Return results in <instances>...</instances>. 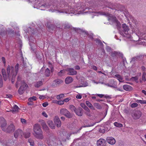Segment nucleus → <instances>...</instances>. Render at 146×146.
<instances>
[{"label": "nucleus", "mask_w": 146, "mask_h": 146, "mask_svg": "<svg viewBox=\"0 0 146 146\" xmlns=\"http://www.w3.org/2000/svg\"><path fill=\"white\" fill-rule=\"evenodd\" d=\"M68 4L64 1H61L60 3L57 0H46L44 5H42V6H44L45 8H51L52 9H50L49 11L54 12L56 11L57 9H60V7H64L66 6H67Z\"/></svg>", "instance_id": "obj_1"}, {"label": "nucleus", "mask_w": 146, "mask_h": 146, "mask_svg": "<svg viewBox=\"0 0 146 146\" xmlns=\"http://www.w3.org/2000/svg\"><path fill=\"white\" fill-rule=\"evenodd\" d=\"M19 64H17L15 67V71H14V67L13 66H8L7 70V75L8 78H10L12 76L11 78V82L13 83L14 82V79L19 71Z\"/></svg>", "instance_id": "obj_2"}, {"label": "nucleus", "mask_w": 146, "mask_h": 146, "mask_svg": "<svg viewBox=\"0 0 146 146\" xmlns=\"http://www.w3.org/2000/svg\"><path fill=\"white\" fill-rule=\"evenodd\" d=\"M33 131L35 133L34 135L36 138L41 139L43 138L42 131L38 124H36L33 127Z\"/></svg>", "instance_id": "obj_3"}, {"label": "nucleus", "mask_w": 146, "mask_h": 146, "mask_svg": "<svg viewBox=\"0 0 146 146\" xmlns=\"http://www.w3.org/2000/svg\"><path fill=\"white\" fill-rule=\"evenodd\" d=\"M59 113L61 115H64L68 118H71L73 116L72 114L67 109L64 108L61 109L60 110Z\"/></svg>", "instance_id": "obj_4"}, {"label": "nucleus", "mask_w": 146, "mask_h": 146, "mask_svg": "<svg viewBox=\"0 0 146 146\" xmlns=\"http://www.w3.org/2000/svg\"><path fill=\"white\" fill-rule=\"evenodd\" d=\"M77 10H74L73 9L71 8L70 7H68V9L66 8L65 9H62L57 10L59 13H66L70 14L74 13L76 12V11Z\"/></svg>", "instance_id": "obj_5"}, {"label": "nucleus", "mask_w": 146, "mask_h": 146, "mask_svg": "<svg viewBox=\"0 0 146 146\" xmlns=\"http://www.w3.org/2000/svg\"><path fill=\"white\" fill-rule=\"evenodd\" d=\"M131 115L134 119H138L141 116L142 113L140 110H134L132 111Z\"/></svg>", "instance_id": "obj_6"}, {"label": "nucleus", "mask_w": 146, "mask_h": 146, "mask_svg": "<svg viewBox=\"0 0 146 146\" xmlns=\"http://www.w3.org/2000/svg\"><path fill=\"white\" fill-rule=\"evenodd\" d=\"M47 143L48 145L51 146H59L61 144V141L55 138H53L51 140L48 141Z\"/></svg>", "instance_id": "obj_7"}, {"label": "nucleus", "mask_w": 146, "mask_h": 146, "mask_svg": "<svg viewBox=\"0 0 146 146\" xmlns=\"http://www.w3.org/2000/svg\"><path fill=\"white\" fill-rule=\"evenodd\" d=\"M101 14L108 17V20L114 23H115L116 21L117 20L115 17L112 16L110 14H109L108 13L102 12Z\"/></svg>", "instance_id": "obj_8"}, {"label": "nucleus", "mask_w": 146, "mask_h": 146, "mask_svg": "<svg viewBox=\"0 0 146 146\" xmlns=\"http://www.w3.org/2000/svg\"><path fill=\"white\" fill-rule=\"evenodd\" d=\"M21 86L20 87L18 90V92L20 95H21L23 94L24 91L26 89L27 87H28L27 85L24 81L21 82Z\"/></svg>", "instance_id": "obj_9"}, {"label": "nucleus", "mask_w": 146, "mask_h": 146, "mask_svg": "<svg viewBox=\"0 0 146 146\" xmlns=\"http://www.w3.org/2000/svg\"><path fill=\"white\" fill-rule=\"evenodd\" d=\"M15 129V127L13 124H11L9 125L7 128L6 129L5 128H3V130L7 133H10L13 132Z\"/></svg>", "instance_id": "obj_10"}, {"label": "nucleus", "mask_w": 146, "mask_h": 146, "mask_svg": "<svg viewBox=\"0 0 146 146\" xmlns=\"http://www.w3.org/2000/svg\"><path fill=\"white\" fill-rule=\"evenodd\" d=\"M122 28L123 29V32H121V34L123 36L127 37L128 34V27L125 24H122Z\"/></svg>", "instance_id": "obj_11"}, {"label": "nucleus", "mask_w": 146, "mask_h": 146, "mask_svg": "<svg viewBox=\"0 0 146 146\" xmlns=\"http://www.w3.org/2000/svg\"><path fill=\"white\" fill-rule=\"evenodd\" d=\"M23 131L20 129H18L14 133V136L15 138H17L19 137H21L23 135Z\"/></svg>", "instance_id": "obj_12"}, {"label": "nucleus", "mask_w": 146, "mask_h": 146, "mask_svg": "<svg viewBox=\"0 0 146 146\" xmlns=\"http://www.w3.org/2000/svg\"><path fill=\"white\" fill-rule=\"evenodd\" d=\"M65 70L68 72V74L70 75H76L77 74V72L73 68H67Z\"/></svg>", "instance_id": "obj_13"}, {"label": "nucleus", "mask_w": 146, "mask_h": 146, "mask_svg": "<svg viewBox=\"0 0 146 146\" xmlns=\"http://www.w3.org/2000/svg\"><path fill=\"white\" fill-rule=\"evenodd\" d=\"M63 82V81L60 79H57L55 80L52 83V86L53 87H56L57 86L62 84Z\"/></svg>", "instance_id": "obj_14"}, {"label": "nucleus", "mask_w": 146, "mask_h": 146, "mask_svg": "<svg viewBox=\"0 0 146 146\" xmlns=\"http://www.w3.org/2000/svg\"><path fill=\"white\" fill-rule=\"evenodd\" d=\"M6 125L7 123L4 118L3 117H0V126L2 130L3 128H4Z\"/></svg>", "instance_id": "obj_15"}, {"label": "nucleus", "mask_w": 146, "mask_h": 146, "mask_svg": "<svg viewBox=\"0 0 146 146\" xmlns=\"http://www.w3.org/2000/svg\"><path fill=\"white\" fill-rule=\"evenodd\" d=\"M54 122L57 127H60L61 126V122L58 116H55L54 118Z\"/></svg>", "instance_id": "obj_16"}, {"label": "nucleus", "mask_w": 146, "mask_h": 146, "mask_svg": "<svg viewBox=\"0 0 146 146\" xmlns=\"http://www.w3.org/2000/svg\"><path fill=\"white\" fill-rule=\"evenodd\" d=\"M97 146H105L106 140L104 139H100L97 141Z\"/></svg>", "instance_id": "obj_17"}, {"label": "nucleus", "mask_w": 146, "mask_h": 146, "mask_svg": "<svg viewBox=\"0 0 146 146\" xmlns=\"http://www.w3.org/2000/svg\"><path fill=\"white\" fill-rule=\"evenodd\" d=\"M106 141L108 143L111 145H113L115 143V139L113 137H107Z\"/></svg>", "instance_id": "obj_18"}, {"label": "nucleus", "mask_w": 146, "mask_h": 146, "mask_svg": "<svg viewBox=\"0 0 146 146\" xmlns=\"http://www.w3.org/2000/svg\"><path fill=\"white\" fill-rule=\"evenodd\" d=\"M39 122L40 123L43 128L46 131L48 129V127L46 125L45 121L42 120H40L39 121Z\"/></svg>", "instance_id": "obj_19"}, {"label": "nucleus", "mask_w": 146, "mask_h": 146, "mask_svg": "<svg viewBox=\"0 0 146 146\" xmlns=\"http://www.w3.org/2000/svg\"><path fill=\"white\" fill-rule=\"evenodd\" d=\"M82 109L80 107H79L76 109L75 111L76 114L79 116H82L83 114Z\"/></svg>", "instance_id": "obj_20"}, {"label": "nucleus", "mask_w": 146, "mask_h": 146, "mask_svg": "<svg viewBox=\"0 0 146 146\" xmlns=\"http://www.w3.org/2000/svg\"><path fill=\"white\" fill-rule=\"evenodd\" d=\"M114 83L115 82L114 81L111 80L110 82L107 84H106V85L111 87L116 88L117 86Z\"/></svg>", "instance_id": "obj_21"}, {"label": "nucleus", "mask_w": 146, "mask_h": 146, "mask_svg": "<svg viewBox=\"0 0 146 146\" xmlns=\"http://www.w3.org/2000/svg\"><path fill=\"white\" fill-rule=\"evenodd\" d=\"M19 109L18 107L16 105H15L10 111H11L12 113H14L17 112L19 111Z\"/></svg>", "instance_id": "obj_22"}, {"label": "nucleus", "mask_w": 146, "mask_h": 146, "mask_svg": "<svg viewBox=\"0 0 146 146\" xmlns=\"http://www.w3.org/2000/svg\"><path fill=\"white\" fill-rule=\"evenodd\" d=\"M14 143V141L13 140V136H11L8 139V142L6 144V146H9L11 144L13 143Z\"/></svg>", "instance_id": "obj_23"}, {"label": "nucleus", "mask_w": 146, "mask_h": 146, "mask_svg": "<svg viewBox=\"0 0 146 146\" xmlns=\"http://www.w3.org/2000/svg\"><path fill=\"white\" fill-rule=\"evenodd\" d=\"M110 4L111 5L108 6V7L112 9H118V5L112 3H110Z\"/></svg>", "instance_id": "obj_24"}, {"label": "nucleus", "mask_w": 146, "mask_h": 146, "mask_svg": "<svg viewBox=\"0 0 146 146\" xmlns=\"http://www.w3.org/2000/svg\"><path fill=\"white\" fill-rule=\"evenodd\" d=\"M73 80V79L71 77L68 76L65 79V82L66 84H69L72 82Z\"/></svg>", "instance_id": "obj_25"}, {"label": "nucleus", "mask_w": 146, "mask_h": 146, "mask_svg": "<svg viewBox=\"0 0 146 146\" xmlns=\"http://www.w3.org/2000/svg\"><path fill=\"white\" fill-rule=\"evenodd\" d=\"M42 81H39L35 83V87L39 88L42 86Z\"/></svg>", "instance_id": "obj_26"}, {"label": "nucleus", "mask_w": 146, "mask_h": 146, "mask_svg": "<svg viewBox=\"0 0 146 146\" xmlns=\"http://www.w3.org/2000/svg\"><path fill=\"white\" fill-rule=\"evenodd\" d=\"M51 72V70H50L49 68H47L45 70L44 75L46 77H49L50 75Z\"/></svg>", "instance_id": "obj_27"}, {"label": "nucleus", "mask_w": 146, "mask_h": 146, "mask_svg": "<svg viewBox=\"0 0 146 146\" xmlns=\"http://www.w3.org/2000/svg\"><path fill=\"white\" fill-rule=\"evenodd\" d=\"M2 74L4 80L6 81L7 80V76L6 74L5 70V69L3 68L1 70Z\"/></svg>", "instance_id": "obj_28"}, {"label": "nucleus", "mask_w": 146, "mask_h": 146, "mask_svg": "<svg viewBox=\"0 0 146 146\" xmlns=\"http://www.w3.org/2000/svg\"><path fill=\"white\" fill-rule=\"evenodd\" d=\"M49 126L52 129H54L55 126L54 124L53 123V122L51 121H49L47 122Z\"/></svg>", "instance_id": "obj_29"}, {"label": "nucleus", "mask_w": 146, "mask_h": 146, "mask_svg": "<svg viewBox=\"0 0 146 146\" xmlns=\"http://www.w3.org/2000/svg\"><path fill=\"white\" fill-rule=\"evenodd\" d=\"M80 106L84 108L85 110H86V111L90 112V110L88 109V108L84 104V103H81L80 104Z\"/></svg>", "instance_id": "obj_30"}, {"label": "nucleus", "mask_w": 146, "mask_h": 146, "mask_svg": "<svg viewBox=\"0 0 146 146\" xmlns=\"http://www.w3.org/2000/svg\"><path fill=\"white\" fill-rule=\"evenodd\" d=\"M21 78L19 76H18L17 77V81L16 83L15 86L17 88H18L19 87V83H21L20 82L21 81Z\"/></svg>", "instance_id": "obj_31"}, {"label": "nucleus", "mask_w": 146, "mask_h": 146, "mask_svg": "<svg viewBox=\"0 0 146 146\" xmlns=\"http://www.w3.org/2000/svg\"><path fill=\"white\" fill-rule=\"evenodd\" d=\"M114 77L117 78L120 82H122L123 80L122 77L119 74H116L114 76Z\"/></svg>", "instance_id": "obj_32"}, {"label": "nucleus", "mask_w": 146, "mask_h": 146, "mask_svg": "<svg viewBox=\"0 0 146 146\" xmlns=\"http://www.w3.org/2000/svg\"><path fill=\"white\" fill-rule=\"evenodd\" d=\"M86 104L90 109L92 110H94V108L89 102L88 101H86Z\"/></svg>", "instance_id": "obj_33"}, {"label": "nucleus", "mask_w": 146, "mask_h": 146, "mask_svg": "<svg viewBox=\"0 0 146 146\" xmlns=\"http://www.w3.org/2000/svg\"><path fill=\"white\" fill-rule=\"evenodd\" d=\"M65 71L64 70H61L58 73V76H63L65 73Z\"/></svg>", "instance_id": "obj_34"}, {"label": "nucleus", "mask_w": 146, "mask_h": 146, "mask_svg": "<svg viewBox=\"0 0 146 146\" xmlns=\"http://www.w3.org/2000/svg\"><path fill=\"white\" fill-rule=\"evenodd\" d=\"M48 67L50 69V70L51 72H53L54 70L53 65L50 62H48Z\"/></svg>", "instance_id": "obj_35"}, {"label": "nucleus", "mask_w": 146, "mask_h": 146, "mask_svg": "<svg viewBox=\"0 0 146 146\" xmlns=\"http://www.w3.org/2000/svg\"><path fill=\"white\" fill-rule=\"evenodd\" d=\"M69 108L72 111H73L74 112L76 109L75 106L73 105H70Z\"/></svg>", "instance_id": "obj_36"}, {"label": "nucleus", "mask_w": 146, "mask_h": 146, "mask_svg": "<svg viewBox=\"0 0 146 146\" xmlns=\"http://www.w3.org/2000/svg\"><path fill=\"white\" fill-rule=\"evenodd\" d=\"M115 23L116 24V26L117 27V29L119 30H120L121 27V25L120 23L118 20H117L116 21Z\"/></svg>", "instance_id": "obj_37"}, {"label": "nucleus", "mask_w": 146, "mask_h": 146, "mask_svg": "<svg viewBox=\"0 0 146 146\" xmlns=\"http://www.w3.org/2000/svg\"><path fill=\"white\" fill-rule=\"evenodd\" d=\"M88 86V83L87 82H85L82 84V85L79 86H76L75 87V88H80L81 87H85Z\"/></svg>", "instance_id": "obj_38"}, {"label": "nucleus", "mask_w": 146, "mask_h": 146, "mask_svg": "<svg viewBox=\"0 0 146 146\" xmlns=\"http://www.w3.org/2000/svg\"><path fill=\"white\" fill-rule=\"evenodd\" d=\"M114 125L117 127H123V125L121 124L118 123L117 122H115L114 123Z\"/></svg>", "instance_id": "obj_39"}, {"label": "nucleus", "mask_w": 146, "mask_h": 146, "mask_svg": "<svg viewBox=\"0 0 146 146\" xmlns=\"http://www.w3.org/2000/svg\"><path fill=\"white\" fill-rule=\"evenodd\" d=\"M136 102L138 103H140L141 104H146V100H137Z\"/></svg>", "instance_id": "obj_40"}, {"label": "nucleus", "mask_w": 146, "mask_h": 146, "mask_svg": "<svg viewBox=\"0 0 146 146\" xmlns=\"http://www.w3.org/2000/svg\"><path fill=\"white\" fill-rule=\"evenodd\" d=\"M139 78L137 76L133 77L131 78L130 80L132 81H135L137 82H138V80Z\"/></svg>", "instance_id": "obj_41"}, {"label": "nucleus", "mask_w": 146, "mask_h": 146, "mask_svg": "<svg viewBox=\"0 0 146 146\" xmlns=\"http://www.w3.org/2000/svg\"><path fill=\"white\" fill-rule=\"evenodd\" d=\"M36 97L33 96L29 98L28 99V101L29 102H33L36 100Z\"/></svg>", "instance_id": "obj_42"}, {"label": "nucleus", "mask_w": 146, "mask_h": 146, "mask_svg": "<svg viewBox=\"0 0 146 146\" xmlns=\"http://www.w3.org/2000/svg\"><path fill=\"white\" fill-rule=\"evenodd\" d=\"M64 96V94H60L57 96L56 98L58 100H60Z\"/></svg>", "instance_id": "obj_43"}, {"label": "nucleus", "mask_w": 146, "mask_h": 146, "mask_svg": "<svg viewBox=\"0 0 146 146\" xmlns=\"http://www.w3.org/2000/svg\"><path fill=\"white\" fill-rule=\"evenodd\" d=\"M94 106L96 108L98 109H100L101 108V106L98 103H95L94 104Z\"/></svg>", "instance_id": "obj_44"}, {"label": "nucleus", "mask_w": 146, "mask_h": 146, "mask_svg": "<svg viewBox=\"0 0 146 146\" xmlns=\"http://www.w3.org/2000/svg\"><path fill=\"white\" fill-rule=\"evenodd\" d=\"M24 135L26 138H28L30 136V133L29 132L25 133L24 134Z\"/></svg>", "instance_id": "obj_45"}, {"label": "nucleus", "mask_w": 146, "mask_h": 146, "mask_svg": "<svg viewBox=\"0 0 146 146\" xmlns=\"http://www.w3.org/2000/svg\"><path fill=\"white\" fill-rule=\"evenodd\" d=\"M141 121L142 122V124H144L146 122V117H143L141 119Z\"/></svg>", "instance_id": "obj_46"}, {"label": "nucleus", "mask_w": 146, "mask_h": 146, "mask_svg": "<svg viewBox=\"0 0 146 146\" xmlns=\"http://www.w3.org/2000/svg\"><path fill=\"white\" fill-rule=\"evenodd\" d=\"M117 52L114 51L111 53V55L113 57H114L116 55H117Z\"/></svg>", "instance_id": "obj_47"}, {"label": "nucleus", "mask_w": 146, "mask_h": 146, "mask_svg": "<svg viewBox=\"0 0 146 146\" xmlns=\"http://www.w3.org/2000/svg\"><path fill=\"white\" fill-rule=\"evenodd\" d=\"M142 79L144 82L146 80V73L144 72L143 74Z\"/></svg>", "instance_id": "obj_48"}, {"label": "nucleus", "mask_w": 146, "mask_h": 146, "mask_svg": "<svg viewBox=\"0 0 146 146\" xmlns=\"http://www.w3.org/2000/svg\"><path fill=\"white\" fill-rule=\"evenodd\" d=\"M3 85V82L2 79V76L1 74H0V88L2 87Z\"/></svg>", "instance_id": "obj_49"}, {"label": "nucleus", "mask_w": 146, "mask_h": 146, "mask_svg": "<svg viewBox=\"0 0 146 146\" xmlns=\"http://www.w3.org/2000/svg\"><path fill=\"white\" fill-rule=\"evenodd\" d=\"M138 105V104L137 103H134L131 105V106L132 108H133L137 107Z\"/></svg>", "instance_id": "obj_50"}, {"label": "nucleus", "mask_w": 146, "mask_h": 146, "mask_svg": "<svg viewBox=\"0 0 146 146\" xmlns=\"http://www.w3.org/2000/svg\"><path fill=\"white\" fill-rule=\"evenodd\" d=\"M57 104L60 105H62L64 104V101L62 100L58 101L57 102Z\"/></svg>", "instance_id": "obj_51"}, {"label": "nucleus", "mask_w": 146, "mask_h": 146, "mask_svg": "<svg viewBox=\"0 0 146 146\" xmlns=\"http://www.w3.org/2000/svg\"><path fill=\"white\" fill-rule=\"evenodd\" d=\"M1 59L3 63L4 64L5 66V65L6 61L5 58L4 57H2L1 58Z\"/></svg>", "instance_id": "obj_52"}, {"label": "nucleus", "mask_w": 146, "mask_h": 146, "mask_svg": "<svg viewBox=\"0 0 146 146\" xmlns=\"http://www.w3.org/2000/svg\"><path fill=\"white\" fill-rule=\"evenodd\" d=\"M123 87L124 90H126V91H128V85H125L123 86Z\"/></svg>", "instance_id": "obj_53"}, {"label": "nucleus", "mask_w": 146, "mask_h": 146, "mask_svg": "<svg viewBox=\"0 0 146 146\" xmlns=\"http://www.w3.org/2000/svg\"><path fill=\"white\" fill-rule=\"evenodd\" d=\"M82 97V96L81 94H77L76 96V98L78 99H81Z\"/></svg>", "instance_id": "obj_54"}, {"label": "nucleus", "mask_w": 146, "mask_h": 146, "mask_svg": "<svg viewBox=\"0 0 146 146\" xmlns=\"http://www.w3.org/2000/svg\"><path fill=\"white\" fill-rule=\"evenodd\" d=\"M42 115L46 117H48V115L45 111H43L42 113Z\"/></svg>", "instance_id": "obj_55"}, {"label": "nucleus", "mask_w": 146, "mask_h": 146, "mask_svg": "<svg viewBox=\"0 0 146 146\" xmlns=\"http://www.w3.org/2000/svg\"><path fill=\"white\" fill-rule=\"evenodd\" d=\"M38 146H46L44 145L42 142H39L38 143Z\"/></svg>", "instance_id": "obj_56"}, {"label": "nucleus", "mask_w": 146, "mask_h": 146, "mask_svg": "<svg viewBox=\"0 0 146 146\" xmlns=\"http://www.w3.org/2000/svg\"><path fill=\"white\" fill-rule=\"evenodd\" d=\"M96 43H98L99 44L101 45L102 44V42L100 40L97 39L96 40Z\"/></svg>", "instance_id": "obj_57"}, {"label": "nucleus", "mask_w": 146, "mask_h": 146, "mask_svg": "<svg viewBox=\"0 0 146 146\" xmlns=\"http://www.w3.org/2000/svg\"><path fill=\"white\" fill-rule=\"evenodd\" d=\"M48 105V104L47 102H45L42 104V106L44 107H45Z\"/></svg>", "instance_id": "obj_58"}, {"label": "nucleus", "mask_w": 146, "mask_h": 146, "mask_svg": "<svg viewBox=\"0 0 146 146\" xmlns=\"http://www.w3.org/2000/svg\"><path fill=\"white\" fill-rule=\"evenodd\" d=\"M29 143H30V144L31 146H34V143L33 141H31V140H29Z\"/></svg>", "instance_id": "obj_59"}, {"label": "nucleus", "mask_w": 146, "mask_h": 146, "mask_svg": "<svg viewBox=\"0 0 146 146\" xmlns=\"http://www.w3.org/2000/svg\"><path fill=\"white\" fill-rule=\"evenodd\" d=\"M75 69L76 70H79L80 69V67L78 65H76L74 67Z\"/></svg>", "instance_id": "obj_60"}, {"label": "nucleus", "mask_w": 146, "mask_h": 146, "mask_svg": "<svg viewBox=\"0 0 146 146\" xmlns=\"http://www.w3.org/2000/svg\"><path fill=\"white\" fill-rule=\"evenodd\" d=\"M21 120L23 123H25L26 122V120L24 119H21Z\"/></svg>", "instance_id": "obj_61"}, {"label": "nucleus", "mask_w": 146, "mask_h": 146, "mask_svg": "<svg viewBox=\"0 0 146 146\" xmlns=\"http://www.w3.org/2000/svg\"><path fill=\"white\" fill-rule=\"evenodd\" d=\"M118 54H117V55L118 56H119L121 57H122L123 56V54L119 52H117Z\"/></svg>", "instance_id": "obj_62"}, {"label": "nucleus", "mask_w": 146, "mask_h": 146, "mask_svg": "<svg viewBox=\"0 0 146 146\" xmlns=\"http://www.w3.org/2000/svg\"><path fill=\"white\" fill-rule=\"evenodd\" d=\"M92 68L95 70H97V67L95 66H92Z\"/></svg>", "instance_id": "obj_63"}, {"label": "nucleus", "mask_w": 146, "mask_h": 146, "mask_svg": "<svg viewBox=\"0 0 146 146\" xmlns=\"http://www.w3.org/2000/svg\"><path fill=\"white\" fill-rule=\"evenodd\" d=\"M39 98L40 99L43 100L45 98V97L43 95H41L39 96Z\"/></svg>", "instance_id": "obj_64"}]
</instances>
